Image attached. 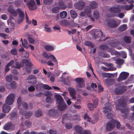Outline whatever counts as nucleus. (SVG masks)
<instances>
[{"label": "nucleus", "instance_id": "39", "mask_svg": "<svg viewBox=\"0 0 134 134\" xmlns=\"http://www.w3.org/2000/svg\"><path fill=\"white\" fill-rule=\"evenodd\" d=\"M127 25L126 24H123L120 26L119 28V31H122L125 30L127 28Z\"/></svg>", "mask_w": 134, "mask_h": 134}, {"label": "nucleus", "instance_id": "33", "mask_svg": "<svg viewBox=\"0 0 134 134\" xmlns=\"http://www.w3.org/2000/svg\"><path fill=\"white\" fill-rule=\"evenodd\" d=\"M99 54L100 56L104 58L108 57L109 56L107 53L103 51L99 52Z\"/></svg>", "mask_w": 134, "mask_h": 134}, {"label": "nucleus", "instance_id": "61", "mask_svg": "<svg viewBox=\"0 0 134 134\" xmlns=\"http://www.w3.org/2000/svg\"><path fill=\"white\" fill-rule=\"evenodd\" d=\"M43 87L46 90H51L52 89V88L51 87L46 84H44L43 85Z\"/></svg>", "mask_w": 134, "mask_h": 134}, {"label": "nucleus", "instance_id": "30", "mask_svg": "<svg viewBox=\"0 0 134 134\" xmlns=\"http://www.w3.org/2000/svg\"><path fill=\"white\" fill-rule=\"evenodd\" d=\"M20 41L22 42V45H21V46L24 47L25 48H27L28 42L27 40L25 39H24L23 41L22 38H21L20 39Z\"/></svg>", "mask_w": 134, "mask_h": 134}, {"label": "nucleus", "instance_id": "45", "mask_svg": "<svg viewBox=\"0 0 134 134\" xmlns=\"http://www.w3.org/2000/svg\"><path fill=\"white\" fill-rule=\"evenodd\" d=\"M124 60L119 59L116 60V63L118 65H121L124 63Z\"/></svg>", "mask_w": 134, "mask_h": 134}, {"label": "nucleus", "instance_id": "1", "mask_svg": "<svg viewBox=\"0 0 134 134\" xmlns=\"http://www.w3.org/2000/svg\"><path fill=\"white\" fill-rule=\"evenodd\" d=\"M92 37L95 38H98L99 37L100 41H104L107 39L109 38V37H105V36L103 35V32L100 30L96 29L94 32L92 34Z\"/></svg>", "mask_w": 134, "mask_h": 134}, {"label": "nucleus", "instance_id": "3", "mask_svg": "<svg viewBox=\"0 0 134 134\" xmlns=\"http://www.w3.org/2000/svg\"><path fill=\"white\" fill-rule=\"evenodd\" d=\"M75 80L77 83L76 85V87L77 91H81V88L85 87L84 81L82 78L80 77L77 78H76Z\"/></svg>", "mask_w": 134, "mask_h": 134}, {"label": "nucleus", "instance_id": "10", "mask_svg": "<svg viewBox=\"0 0 134 134\" xmlns=\"http://www.w3.org/2000/svg\"><path fill=\"white\" fill-rule=\"evenodd\" d=\"M27 5L30 10H34L37 9V7L35 2L34 0H30L27 3Z\"/></svg>", "mask_w": 134, "mask_h": 134}, {"label": "nucleus", "instance_id": "37", "mask_svg": "<svg viewBox=\"0 0 134 134\" xmlns=\"http://www.w3.org/2000/svg\"><path fill=\"white\" fill-rule=\"evenodd\" d=\"M12 79L13 75L12 74L7 75L5 77L6 81L8 82H11L12 81Z\"/></svg>", "mask_w": 134, "mask_h": 134}, {"label": "nucleus", "instance_id": "7", "mask_svg": "<svg viewBox=\"0 0 134 134\" xmlns=\"http://www.w3.org/2000/svg\"><path fill=\"white\" fill-rule=\"evenodd\" d=\"M85 5V3L83 1L80 0L75 3L74 6L75 8L79 10H82Z\"/></svg>", "mask_w": 134, "mask_h": 134}, {"label": "nucleus", "instance_id": "27", "mask_svg": "<svg viewBox=\"0 0 134 134\" xmlns=\"http://www.w3.org/2000/svg\"><path fill=\"white\" fill-rule=\"evenodd\" d=\"M12 123L9 122L6 124L4 126L3 129L5 130H8L10 129L12 127Z\"/></svg>", "mask_w": 134, "mask_h": 134}, {"label": "nucleus", "instance_id": "58", "mask_svg": "<svg viewBox=\"0 0 134 134\" xmlns=\"http://www.w3.org/2000/svg\"><path fill=\"white\" fill-rule=\"evenodd\" d=\"M22 105L23 108L25 110H27L28 109V106L27 103L25 102H23Z\"/></svg>", "mask_w": 134, "mask_h": 134}, {"label": "nucleus", "instance_id": "17", "mask_svg": "<svg viewBox=\"0 0 134 134\" xmlns=\"http://www.w3.org/2000/svg\"><path fill=\"white\" fill-rule=\"evenodd\" d=\"M104 82L108 85H110L114 83L115 80L113 79H106L104 80Z\"/></svg>", "mask_w": 134, "mask_h": 134}, {"label": "nucleus", "instance_id": "63", "mask_svg": "<svg viewBox=\"0 0 134 134\" xmlns=\"http://www.w3.org/2000/svg\"><path fill=\"white\" fill-rule=\"evenodd\" d=\"M98 98L95 99L93 102V104L94 105V107H96L98 104Z\"/></svg>", "mask_w": 134, "mask_h": 134}, {"label": "nucleus", "instance_id": "15", "mask_svg": "<svg viewBox=\"0 0 134 134\" xmlns=\"http://www.w3.org/2000/svg\"><path fill=\"white\" fill-rule=\"evenodd\" d=\"M121 111L123 114L121 115L122 116L125 118H127L129 114V110L127 108H123L120 110Z\"/></svg>", "mask_w": 134, "mask_h": 134}, {"label": "nucleus", "instance_id": "35", "mask_svg": "<svg viewBox=\"0 0 134 134\" xmlns=\"http://www.w3.org/2000/svg\"><path fill=\"white\" fill-rule=\"evenodd\" d=\"M118 102L120 105L122 107H124L126 106V103L124 100L122 99H119Z\"/></svg>", "mask_w": 134, "mask_h": 134}, {"label": "nucleus", "instance_id": "53", "mask_svg": "<svg viewBox=\"0 0 134 134\" xmlns=\"http://www.w3.org/2000/svg\"><path fill=\"white\" fill-rule=\"evenodd\" d=\"M120 86H117V88H115L114 90V92L115 94H122L121 93H120Z\"/></svg>", "mask_w": 134, "mask_h": 134}, {"label": "nucleus", "instance_id": "42", "mask_svg": "<svg viewBox=\"0 0 134 134\" xmlns=\"http://www.w3.org/2000/svg\"><path fill=\"white\" fill-rule=\"evenodd\" d=\"M45 49L48 51H52L54 50V47L51 46L47 45L45 46Z\"/></svg>", "mask_w": 134, "mask_h": 134}, {"label": "nucleus", "instance_id": "57", "mask_svg": "<svg viewBox=\"0 0 134 134\" xmlns=\"http://www.w3.org/2000/svg\"><path fill=\"white\" fill-rule=\"evenodd\" d=\"M84 119L85 120H87L88 122H90L91 120V118L88 116L87 114L86 113H85V114Z\"/></svg>", "mask_w": 134, "mask_h": 134}, {"label": "nucleus", "instance_id": "47", "mask_svg": "<svg viewBox=\"0 0 134 134\" xmlns=\"http://www.w3.org/2000/svg\"><path fill=\"white\" fill-rule=\"evenodd\" d=\"M85 44L87 46L93 48L94 47V45L92 43L89 41H86L85 43Z\"/></svg>", "mask_w": 134, "mask_h": 134}, {"label": "nucleus", "instance_id": "5", "mask_svg": "<svg viewBox=\"0 0 134 134\" xmlns=\"http://www.w3.org/2000/svg\"><path fill=\"white\" fill-rule=\"evenodd\" d=\"M115 120L112 119L107 124L106 129L107 131H109L112 130L115 126Z\"/></svg>", "mask_w": 134, "mask_h": 134}, {"label": "nucleus", "instance_id": "29", "mask_svg": "<svg viewBox=\"0 0 134 134\" xmlns=\"http://www.w3.org/2000/svg\"><path fill=\"white\" fill-rule=\"evenodd\" d=\"M71 16L73 19H75L77 16V14L76 12L73 10H71L70 11Z\"/></svg>", "mask_w": 134, "mask_h": 134}, {"label": "nucleus", "instance_id": "9", "mask_svg": "<svg viewBox=\"0 0 134 134\" xmlns=\"http://www.w3.org/2000/svg\"><path fill=\"white\" fill-rule=\"evenodd\" d=\"M121 5H117L116 7L110 8L109 11L112 13H118L121 12Z\"/></svg>", "mask_w": 134, "mask_h": 134}, {"label": "nucleus", "instance_id": "14", "mask_svg": "<svg viewBox=\"0 0 134 134\" xmlns=\"http://www.w3.org/2000/svg\"><path fill=\"white\" fill-rule=\"evenodd\" d=\"M108 24L111 28H115L118 26L116 21L114 20H109L108 22Z\"/></svg>", "mask_w": 134, "mask_h": 134}, {"label": "nucleus", "instance_id": "60", "mask_svg": "<svg viewBox=\"0 0 134 134\" xmlns=\"http://www.w3.org/2000/svg\"><path fill=\"white\" fill-rule=\"evenodd\" d=\"M53 1V0H43V2L45 4L50 5Z\"/></svg>", "mask_w": 134, "mask_h": 134}, {"label": "nucleus", "instance_id": "11", "mask_svg": "<svg viewBox=\"0 0 134 134\" xmlns=\"http://www.w3.org/2000/svg\"><path fill=\"white\" fill-rule=\"evenodd\" d=\"M28 82L31 84H35L37 82L36 77L32 75L29 76L27 78Z\"/></svg>", "mask_w": 134, "mask_h": 134}, {"label": "nucleus", "instance_id": "13", "mask_svg": "<svg viewBox=\"0 0 134 134\" xmlns=\"http://www.w3.org/2000/svg\"><path fill=\"white\" fill-rule=\"evenodd\" d=\"M5 86L8 89H14L16 87V83L15 81H12L10 83H6Z\"/></svg>", "mask_w": 134, "mask_h": 134}, {"label": "nucleus", "instance_id": "28", "mask_svg": "<svg viewBox=\"0 0 134 134\" xmlns=\"http://www.w3.org/2000/svg\"><path fill=\"white\" fill-rule=\"evenodd\" d=\"M90 6L92 9H94L98 6V4L95 1H92L90 3Z\"/></svg>", "mask_w": 134, "mask_h": 134}, {"label": "nucleus", "instance_id": "51", "mask_svg": "<svg viewBox=\"0 0 134 134\" xmlns=\"http://www.w3.org/2000/svg\"><path fill=\"white\" fill-rule=\"evenodd\" d=\"M31 36L29 35L27 36V39L29 42L33 44L34 43L35 40L34 39L30 37Z\"/></svg>", "mask_w": 134, "mask_h": 134}, {"label": "nucleus", "instance_id": "52", "mask_svg": "<svg viewBox=\"0 0 134 134\" xmlns=\"http://www.w3.org/2000/svg\"><path fill=\"white\" fill-rule=\"evenodd\" d=\"M32 113L31 111H29L26 113L25 114V117L27 119H29L30 117L32 115Z\"/></svg>", "mask_w": 134, "mask_h": 134}, {"label": "nucleus", "instance_id": "16", "mask_svg": "<svg viewBox=\"0 0 134 134\" xmlns=\"http://www.w3.org/2000/svg\"><path fill=\"white\" fill-rule=\"evenodd\" d=\"M121 7L122 9L125 11H129L133 8L134 7V5L133 4H131L130 5H121Z\"/></svg>", "mask_w": 134, "mask_h": 134}, {"label": "nucleus", "instance_id": "24", "mask_svg": "<svg viewBox=\"0 0 134 134\" xmlns=\"http://www.w3.org/2000/svg\"><path fill=\"white\" fill-rule=\"evenodd\" d=\"M58 5L60 9L64 10L66 8V6L64 4V2L62 1L58 2Z\"/></svg>", "mask_w": 134, "mask_h": 134}, {"label": "nucleus", "instance_id": "31", "mask_svg": "<svg viewBox=\"0 0 134 134\" xmlns=\"http://www.w3.org/2000/svg\"><path fill=\"white\" fill-rule=\"evenodd\" d=\"M101 75L103 77L109 78H111V77H113L114 76V75L113 74L105 72L102 73H101Z\"/></svg>", "mask_w": 134, "mask_h": 134}, {"label": "nucleus", "instance_id": "44", "mask_svg": "<svg viewBox=\"0 0 134 134\" xmlns=\"http://www.w3.org/2000/svg\"><path fill=\"white\" fill-rule=\"evenodd\" d=\"M93 17L96 19H98L99 18V14L98 11L95 10L94 11L93 14Z\"/></svg>", "mask_w": 134, "mask_h": 134}, {"label": "nucleus", "instance_id": "48", "mask_svg": "<svg viewBox=\"0 0 134 134\" xmlns=\"http://www.w3.org/2000/svg\"><path fill=\"white\" fill-rule=\"evenodd\" d=\"M43 114L41 110H38L35 113V116L37 117L41 116Z\"/></svg>", "mask_w": 134, "mask_h": 134}, {"label": "nucleus", "instance_id": "38", "mask_svg": "<svg viewBox=\"0 0 134 134\" xmlns=\"http://www.w3.org/2000/svg\"><path fill=\"white\" fill-rule=\"evenodd\" d=\"M60 24L63 26H67L69 25V23L66 20H63L60 21Z\"/></svg>", "mask_w": 134, "mask_h": 134}, {"label": "nucleus", "instance_id": "12", "mask_svg": "<svg viewBox=\"0 0 134 134\" xmlns=\"http://www.w3.org/2000/svg\"><path fill=\"white\" fill-rule=\"evenodd\" d=\"M58 106L59 110L60 111L65 110L67 108L68 106L64 102L58 104Z\"/></svg>", "mask_w": 134, "mask_h": 134}, {"label": "nucleus", "instance_id": "59", "mask_svg": "<svg viewBox=\"0 0 134 134\" xmlns=\"http://www.w3.org/2000/svg\"><path fill=\"white\" fill-rule=\"evenodd\" d=\"M65 126L66 129H69L72 128V125L71 123H69L65 124Z\"/></svg>", "mask_w": 134, "mask_h": 134}, {"label": "nucleus", "instance_id": "26", "mask_svg": "<svg viewBox=\"0 0 134 134\" xmlns=\"http://www.w3.org/2000/svg\"><path fill=\"white\" fill-rule=\"evenodd\" d=\"M55 98L57 101L58 103H60L64 102L62 96L60 95H56L55 96Z\"/></svg>", "mask_w": 134, "mask_h": 134}, {"label": "nucleus", "instance_id": "43", "mask_svg": "<svg viewBox=\"0 0 134 134\" xmlns=\"http://www.w3.org/2000/svg\"><path fill=\"white\" fill-rule=\"evenodd\" d=\"M67 13L66 11H64L61 12L60 14V17L62 18H65L67 15Z\"/></svg>", "mask_w": 134, "mask_h": 134}, {"label": "nucleus", "instance_id": "18", "mask_svg": "<svg viewBox=\"0 0 134 134\" xmlns=\"http://www.w3.org/2000/svg\"><path fill=\"white\" fill-rule=\"evenodd\" d=\"M70 94L73 99H75L76 97L75 95L76 94V90L73 88H70L69 89Z\"/></svg>", "mask_w": 134, "mask_h": 134}, {"label": "nucleus", "instance_id": "21", "mask_svg": "<svg viewBox=\"0 0 134 134\" xmlns=\"http://www.w3.org/2000/svg\"><path fill=\"white\" fill-rule=\"evenodd\" d=\"M134 82V75H131L127 80L125 82L126 84L133 83Z\"/></svg>", "mask_w": 134, "mask_h": 134}, {"label": "nucleus", "instance_id": "22", "mask_svg": "<svg viewBox=\"0 0 134 134\" xmlns=\"http://www.w3.org/2000/svg\"><path fill=\"white\" fill-rule=\"evenodd\" d=\"M84 10L88 17H90L91 16L90 14L91 13V10L89 7L86 6V8L84 9Z\"/></svg>", "mask_w": 134, "mask_h": 134}, {"label": "nucleus", "instance_id": "62", "mask_svg": "<svg viewBox=\"0 0 134 134\" xmlns=\"http://www.w3.org/2000/svg\"><path fill=\"white\" fill-rule=\"evenodd\" d=\"M69 119V118H68V114H64L62 118V122L63 123V121L64 120H68Z\"/></svg>", "mask_w": 134, "mask_h": 134}, {"label": "nucleus", "instance_id": "49", "mask_svg": "<svg viewBox=\"0 0 134 134\" xmlns=\"http://www.w3.org/2000/svg\"><path fill=\"white\" fill-rule=\"evenodd\" d=\"M17 103L18 104V108H20V106L22 104V102H21V99L20 97H19L17 99Z\"/></svg>", "mask_w": 134, "mask_h": 134}, {"label": "nucleus", "instance_id": "46", "mask_svg": "<svg viewBox=\"0 0 134 134\" xmlns=\"http://www.w3.org/2000/svg\"><path fill=\"white\" fill-rule=\"evenodd\" d=\"M59 9H60L59 7H55L53 8L52 9V12L54 13H57L58 12Z\"/></svg>", "mask_w": 134, "mask_h": 134}, {"label": "nucleus", "instance_id": "54", "mask_svg": "<svg viewBox=\"0 0 134 134\" xmlns=\"http://www.w3.org/2000/svg\"><path fill=\"white\" fill-rule=\"evenodd\" d=\"M44 28L46 31L48 32H51V30L50 28L48 27V26L47 25L45 24L44 25Z\"/></svg>", "mask_w": 134, "mask_h": 134}, {"label": "nucleus", "instance_id": "6", "mask_svg": "<svg viewBox=\"0 0 134 134\" xmlns=\"http://www.w3.org/2000/svg\"><path fill=\"white\" fill-rule=\"evenodd\" d=\"M129 75V73L125 72H122L120 74L118 78V81H124L126 80Z\"/></svg>", "mask_w": 134, "mask_h": 134}, {"label": "nucleus", "instance_id": "20", "mask_svg": "<svg viewBox=\"0 0 134 134\" xmlns=\"http://www.w3.org/2000/svg\"><path fill=\"white\" fill-rule=\"evenodd\" d=\"M22 62L23 64H25L27 67H31L32 66V65L29 60L28 59H23Z\"/></svg>", "mask_w": 134, "mask_h": 134}, {"label": "nucleus", "instance_id": "25", "mask_svg": "<svg viewBox=\"0 0 134 134\" xmlns=\"http://www.w3.org/2000/svg\"><path fill=\"white\" fill-rule=\"evenodd\" d=\"M16 11L18 13L19 18H24V13L21 10L18 8L17 9Z\"/></svg>", "mask_w": 134, "mask_h": 134}, {"label": "nucleus", "instance_id": "2", "mask_svg": "<svg viewBox=\"0 0 134 134\" xmlns=\"http://www.w3.org/2000/svg\"><path fill=\"white\" fill-rule=\"evenodd\" d=\"M111 105L110 103H106L105 104V106L103 107L104 109L103 112L105 113H107V118L108 119H110L112 118L113 114L111 110Z\"/></svg>", "mask_w": 134, "mask_h": 134}, {"label": "nucleus", "instance_id": "41", "mask_svg": "<svg viewBox=\"0 0 134 134\" xmlns=\"http://www.w3.org/2000/svg\"><path fill=\"white\" fill-rule=\"evenodd\" d=\"M87 106L89 109L91 111L94 110V108H96V107H94V105H93V104H92L91 103H88L87 104Z\"/></svg>", "mask_w": 134, "mask_h": 134}, {"label": "nucleus", "instance_id": "19", "mask_svg": "<svg viewBox=\"0 0 134 134\" xmlns=\"http://www.w3.org/2000/svg\"><path fill=\"white\" fill-rule=\"evenodd\" d=\"M10 109V107L9 106L5 104H3L2 107L3 111L4 112L7 113L9 112Z\"/></svg>", "mask_w": 134, "mask_h": 134}, {"label": "nucleus", "instance_id": "8", "mask_svg": "<svg viewBox=\"0 0 134 134\" xmlns=\"http://www.w3.org/2000/svg\"><path fill=\"white\" fill-rule=\"evenodd\" d=\"M46 96L47 97L46 102L47 103H51L54 101V99L51 97L53 94L52 92L49 91L45 93Z\"/></svg>", "mask_w": 134, "mask_h": 134}, {"label": "nucleus", "instance_id": "32", "mask_svg": "<svg viewBox=\"0 0 134 134\" xmlns=\"http://www.w3.org/2000/svg\"><path fill=\"white\" fill-rule=\"evenodd\" d=\"M120 90L119 92L121 93L122 94H123L127 90V87L125 85L120 86Z\"/></svg>", "mask_w": 134, "mask_h": 134}, {"label": "nucleus", "instance_id": "23", "mask_svg": "<svg viewBox=\"0 0 134 134\" xmlns=\"http://www.w3.org/2000/svg\"><path fill=\"white\" fill-rule=\"evenodd\" d=\"M58 113L57 111L55 109H52L49 110L48 114L49 116H55Z\"/></svg>", "mask_w": 134, "mask_h": 134}, {"label": "nucleus", "instance_id": "36", "mask_svg": "<svg viewBox=\"0 0 134 134\" xmlns=\"http://www.w3.org/2000/svg\"><path fill=\"white\" fill-rule=\"evenodd\" d=\"M15 66H14V67H15L18 69H20L23 65V62H15Z\"/></svg>", "mask_w": 134, "mask_h": 134}, {"label": "nucleus", "instance_id": "50", "mask_svg": "<svg viewBox=\"0 0 134 134\" xmlns=\"http://www.w3.org/2000/svg\"><path fill=\"white\" fill-rule=\"evenodd\" d=\"M10 53L12 55H16L17 54V50L16 48H14L11 49Z\"/></svg>", "mask_w": 134, "mask_h": 134}, {"label": "nucleus", "instance_id": "4", "mask_svg": "<svg viewBox=\"0 0 134 134\" xmlns=\"http://www.w3.org/2000/svg\"><path fill=\"white\" fill-rule=\"evenodd\" d=\"M15 98L14 94L10 93L9 94L7 97L6 100V103L8 105H11L13 103Z\"/></svg>", "mask_w": 134, "mask_h": 134}, {"label": "nucleus", "instance_id": "55", "mask_svg": "<svg viewBox=\"0 0 134 134\" xmlns=\"http://www.w3.org/2000/svg\"><path fill=\"white\" fill-rule=\"evenodd\" d=\"M108 47L105 44L101 45L100 46V48L102 50H106L108 49Z\"/></svg>", "mask_w": 134, "mask_h": 134}, {"label": "nucleus", "instance_id": "34", "mask_svg": "<svg viewBox=\"0 0 134 134\" xmlns=\"http://www.w3.org/2000/svg\"><path fill=\"white\" fill-rule=\"evenodd\" d=\"M74 129L77 133L81 134L83 128L80 126H77L75 127Z\"/></svg>", "mask_w": 134, "mask_h": 134}, {"label": "nucleus", "instance_id": "64", "mask_svg": "<svg viewBox=\"0 0 134 134\" xmlns=\"http://www.w3.org/2000/svg\"><path fill=\"white\" fill-rule=\"evenodd\" d=\"M91 132L87 130H84L82 131V132L81 133V134H91Z\"/></svg>", "mask_w": 134, "mask_h": 134}, {"label": "nucleus", "instance_id": "56", "mask_svg": "<svg viewBox=\"0 0 134 134\" xmlns=\"http://www.w3.org/2000/svg\"><path fill=\"white\" fill-rule=\"evenodd\" d=\"M50 58L52 59V61L54 62H55L58 65V61H57L56 58L52 54L50 55Z\"/></svg>", "mask_w": 134, "mask_h": 134}, {"label": "nucleus", "instance_id": "40", "mask_svg": "<svg viewBox=\"0 0 134 134\" xmlns=\"http://www.w3.org/2000/svg\"><path fill=\"white\" fill-rule=\"evenodd\" d=\"M124 40L125 42L128 43H130L131 42L130 37L129 36H125Z\"/></svg>", "mask_w": 134, "mask_h": 134}]
</instances>
